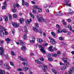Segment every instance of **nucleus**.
<instances>
[{"mask_svg": "<svg viewBox=\"0 0 74 74\" xmlns=\"http://www.w3.org/2000/svg\"><path fill=\"white\" fill-rule=\"evenodd\" d=\"M67 58H64L63 59V62L65 63V65L62 66L61 68V70H66L67 68V67L69 66V64L67 62Z\"/></svg>", "mask_w": 74, "mask_h": 74, "instance_id": "f257e3e1", "label": "nucleus"}, {"mask_svg": "<svg viewBox=\"0 0 74 74\" xmlns=\"http://www.w3.org/2000/svg\"><path fill=\"white\" fill-rule=\"evenodd\" d=\"M74 71V67L72 66L71 67L70 70L69 71V73L67 72H65V74H71Z\"/></svg>", "mask_w": 74, "mask_h": 74, "instance_id": "f03ea898", "label": "nucleus"}, {"mask_svg": "<svg viewBox=\"0 0 74 74\" xmlns=\"http://www.w3.org/2000/svg\"><path fill=\"white\" fill-rule=\"evenodd\" d=\"M0 50L1 52H0V55L1 56H4V49H3V47H0Z\"/></svg>", "mask_w": 74, "mask_h": 74, "instance_id": "7ed1b4c3", "label": "nucleus"}, {"mask_svg": "<svg viewBox=\"0 0 74 74\" xmlns=\"http://www.w3.org/2000/svg\"><path fill=\"white\" fill-rule=\"evenodd\" d=\"M49 38L50 40V43L51 44H55L56 43L55 40H54L51 37H49Z\"/></svg>", "mask_w": 74, "mask_h": 74, "instance_id": "20e7f679", "label": "nucleus"}, {"mask_svg": "<svg viewBox=\"0 0 74 74\" xmlns=\"http://www.w3.org/2000/svg\"><path fill=\"white\" fill-rule=\"evenodd\" d=\"M47 68V66L45 64L43 65V66L42 67V70L43 71H46V69Z\"/></svg>", "mask_w": 74, "mask_h": 74, "instance_id": "39448f33", "label": "nucleus"}, {"mask_svg": "<svg viewBox=\"0 0 74 74\" xmlns=\"http://www.w3.org/2000/svg\"><path fill=\"white\" fill-rule=\"evenodd\" d=\"M38 16L37 19L39 21V22H41V23H43V21H42V19H43V18L42 17H38Z\"/></svg>", "mask_w": 74, "mask_h": 74, "instance_id": "423d86ee", "label": "nucleus"}, {"mask_svg": "<svg viewBox=\"0 0 74 74\" xmlns=\"http://www.w3.org/2000/svg\"><path fill=\"white\" fill-rule=\"evenodd\" d=\"M32 40H30V42L31 44H34L35 40V37L34 36H32Z\"/></svg>", "mask_w": 74, "mask_h": 74, "instance_id": "0eeeda50", "label": "nucleus"}, {"mask_svg": "<svg viewBox=\"0 0 74 74\" xmlns=\"http://www.w3.org/2000/svg\"><path fill=\"white\" fill-rule=\"evenodd\" d=\"M32 19L31 18H30L29 20L28 19H27L25 20L27 24H29L31 22H32Z\"/></svg>", "mask_w": 74, "mask_h": 74, "instance_id": "6e6552de", "label": "nucleus"}, {"mask_svg": "<svg viewBox=\"0 0 74 74\" xmlns=\"http://www.w3.org/2000/svg\"><path fill=\"white\" fill-rule=\"evenodd\" d=\"M4 6H2V10H4L5 8V7L7 6V3L6 1H5V2L3 3Z\"/></svg>", "mask_w": 74, "mask_h": 74, "instance_id": "1a4fd4ad", "label": "nucleus"}, {"mask_svg": "<svg viewBox=\"0 0 74 74\" xmlns=\"http://www.w3.org/2000/svg\"><path fill=\"white\" fill-rule=\"evenodd\" d=\"M12 24V25H13V26H14V27H18L19 26V25L16 23H13Z\"/></svg>", "mask_w": 74, "mask_h": 74, "instance_id": "9d476101", "label": "nucleus"}, {"mask_svg": "<svg viewBox=\"0 0 74 74\" xmlns=\"http://www.w3.org/2000/svg\"><path fill=\"white\" fill-rule=\"evenodd\" d=\"M4 66H5V69L7 70H10V68L8 66V64H4Z\"/></svg>", "mask_w": 74, "mask_h": 74, "instance_id": "9b49d317", "label": "nucleus"}, {"mask_svg": "<svg viewBox=\"0 0 74 74\" xmlns=\"http://www.w3.org/2000/svg\"><path fill=\"white\" fill-rule=\"evenodd\" d=\"M40 51H41V52H42V53L45 54L46 53L45 51L44 50V48H42L40 49Z\"/></svg>", "mask_w": 74, "mask_h": 74, "instance_id": "f8f14e48", "label": "nucleus"}, {"mask_svg": "<svg viewBox=\"0 0 74 74\" xmlns=\"http://www.w3.org/2000/svg\"><path fill=\"white\" fill-rule=\"evenodd\" d=\"M18 58L19 60H21L22 61H25V60H26V59L23 58H21L20 56H18Z\"/></svg>", "mask_w": 74, "mask_h": 74, "instance_id": "ddd939ff", "label": "nucleus"}, {"mask_svg": "<svg viewBox=\"0 0 74 74\" xmlns=\"http://www.w3.org/2000/svg\"><path fill=\"white\" fill-rule=\"evenodd\" d=\"M51 70L55 74H59V72H57L55 71V70L53 69H52Z\"/></svg>", "mask_w": 74, "mask_h": 74, "instance_id": "4468645a", "label": "nucleus"}, {"mask_svg": "<svg viewBox=\"0 0 74 74\" xmlns=\"http://www.w3.org/2000/svg\"><path fill=\"white\" fill-rule=\"evenodd\" d=\"M3 31V30H1L0 32V35L2 37H4V33Z\"/></svg>", "mask_w": 74, "mask_h": 74, "instance_id": "2eb2a0df", "label": "nucleus"}, {"mask_svg": "<svg viewBox=\"0 0 74 74\" xmlns=\"http://www.w3.org/2000/svg\"><path fill=\"white\" fill-rule=\"evenodd\" d=\"M35 61L36 63H38V64H42V63L39 61V60H36Z\"/></svg>", "mask_w": 74, "mask_h": 74, "instance_id": "dca6fc26", "label": "nucleus"}, {"mask_svg": "<svg viewBox=\"0 0 74 74\" xmlns=\"http://www.w3.org/2000/svg\"><path fill=\"white\" fill-rule=\"evenodd\" d=\"M0 74H5L4 70H0Z\"/></svg>", "mask_w": 74, "mask_h": 74, "instance_id": "f3484780", "label": "nucleus"}, {"mask_svg": "<svg viewBox=\"0 0 74 74\" xmlns=\"http://www.w3.org/2000/svg\"><path fill=\"white\" fill-rule=\"evenodd\" d=\"M0 29H1V30H3V31H5L6 29H4V27H3L2 26H0Z\"/></svg>", "mask_w": 74, "mask_h": 74, "instance_id": "a211bd4d", "label": "nucleus"}, {"mask_svg": "<svg viewBox=\"0 0 74 74\" xmlns=\"http://www.w3.org/2000/svg\"><path fill=\"white\" fill-rule=\"evenodd\" d=\"M23 70L24 71H27V70H29V68L28 67H23Z\"/></svg>", "mask_w": 74, "mask_h": 74, "instance_id": "6ab92c4d", "label": "nucleus"}, {"mask_svg": "<svg viewBox=\"0 0 74 74\" xmlns=\"http://www.w3.org/2000/svg\"><path fill=\"white\" fill-rule=\"evenodd\" d=\"M29 14L31 17L32 18H34L35 16L34 15L32 14V13H29Z\"/></svg>", "mask_w": 74, "mask_h": 74, "instance_id": "aec40b11", "label": "nucleus"}, {"mask_svg": "<svg viewBox=\"0 0 74 74\" xmlns=\"http://www.w3.org/2000/svg\"><path fill=\"white\" fill-rule=\"evenodd\" d=\"M19 21L21 23H23V22H24V20H23V19L21 18L20 19Z\"/></svg>", "mask_w": 74, "mask_h": 74, "instance_id": "412c9836", "label": "nucleus"}, {"mask_svg": "<svg viewBox=\"0 0 74 74\" xmlns=\"http://www.w3.org/2000/svg\"><path fill=\"white\" fill-rule=\"evenodd\" d=\"M33 30L35 32H37V33H38V30L37 29H36V27H34L33 28Z\"/></svg>", "mask_w": 74, "mask_h": 74, "instance_id": "4be33fe9", "label": "nucleus"}, {"mask_svg": "<svg viewBox=\"0 0 74 74\" xmlns=\"http://www.w3.org/2000/svg\"><path fill=\"white\" fill-rule=\"evenodd\" d=\"M18 42L19 44H20V45H23V41L21 40H18Z\"/></svg>", "mask_w": 74, "mask_h": 74, "instance_id": "5701e85b", "label": "nucleus"}, {"mask_svg": "<svg viewBox=\"0 0 74 74\" xmlns=\"http://www.w3.org/2000/svg\"><path fill=\"white\" fill-rule=\"evenodd\" d=\"M10 40H11L9 38H7L5 40V41H7V43H9Z\"/></svg>", "mask_w": 74, "mask_h": 74, "instance_id": "b1692460", "label": "nucleus"}, {"mask_svg": "<svg viewBox=\"0 0 74 74\" xmlns=\"http://www.w3.org/2000/svg\"><path fill=\"white\" fill-rule=\"evenodd\" d=\"M37 41L38 42H42V40L41 39H38Z\"/></svg>", "mask_w": 74, "mask_h": 74, "instance_id": "393cba45", "label": "nucleus"}, {"mask_svg": "<svg viewBox=\"0 0 74 74\" xmlns=\"http://www.w3.org/2000/svg\"><path fill=\"white\" fill-rule=\"evenodd\" d=\"M34 8L35 10H36V9H38V6L36 5H34Z\"/></svg>", "mask_w": 74, "mask_h": 74, "instance_id": "a878e982", "label": "nucleus"}, {"mask_svg": "<svg viewBox=\"0 0 74 74\" xmlns=\"http://www.w3.org/2000/svg\"><path fill=\"white\" fill-rule=\"evenodd\" d=\"M4 19L6 22H7V21H8V17H7L6 16L4 17Z\"/></svg>", "mask_w": 74, "mask_h": 74, "instance_id": "bb28decb", "label": "nucleus"}, {"mask_svg": "<svg viewBox=\"0 0 74 74\" xmlns=\"http://www.w3.org/2000/svg\"><path fill=\"white\" fill-rule=\"evenodd\" d=\"M21 49L22 51H25L26 50V47L23 46L21 47Z\"/></svg>", "mask_w": 74, "mask_h": 74, "instance_id": "cd10ccee", "label": "nucleus"}, {"mask_svg": "<svg viewBox=\"0 0 74 74\" xmlns=\"http://www.w3.org/2000/svg\"><path fill=\"white\" fill-rule=\"evenodd\" d=\"M24 31L25 33H27V27L25 26L24 27Z\"/></svg>", "mask_w": 74, "mask_h": 74, "instance_id": "c85d7f7f", "label": "nucleus"}, {"mask_svg": "<svg viewBox=\"0 0 74 74\" xmlns=\"http://www.w3.org/2000/svg\"><path fill=\"white\" fill-rule=\"evenodd\" d=\"M35 27H36V28H38V24L37 23H35Z\"/></svg>", "mask_w": 74, "mask_h": 74, "instance_id": "c756f323", "label": "nucleus"}, {"mask_svg": "<svg viewBox=\"0 0 74 74\" xmlns=\"http://www.w3.org/2000/svg\"><path fill=\"white\" fill-rule=\"evenodd\" d=\"M68 28H69L71 31H72V28L71 27V26L70 25H69L68 26Z\"/></svg>", "mask_w": 74, "mask_h": 74, "instance_id": "7c9ffc66", "label": "nucleus"}, {"mask_svg": "<svg viewBox=\"0 0 74 74\" xmlns=\"http://www.w3.org/2000/svg\"><path fill=\"white\" fill-rule=\"evenodd\" d=\"M56 15H59V16H60V15H61V12H58V13H56Z\"/></svg>", "mask_w": 74, "mask_h": 74, "instance_id": "2f4dec72", "label": "nucleus"}, {"mask_svg": "<svg viewBox=\"0 0 74 74\" xmlns=\"http://www.w3.org/2000/svg\"><path fill=\"white\" fill-rule=\"evenodd\" d=\"M23 38L25 40L26 39H27V36H26V34H25L24 35V36H23Z\"/></svg>", "mask_w": 74, "mask_h": 74, "instance_id": "473e14b6", "label": "nucleus"}, {"mask_svg": "<svg viewBox=\"0 0 74 74\" xmlns=\"http://www.w3.org/2000/svg\"><path fill=\"white\" fill-rule=\"evenodd\" d=\"M11 53L12 55H13V56H15V53L14 52V51H11Z\"/></svg>", "mask_w": 74, "mask_h": 74, "instance_id": "72a5a7b5", "label": "nucleus"}, {"mask_svg": "<svg viewBox=\"0 0 74 74\" xmlns=\"http://www.w3.org/2000/svg\"><path fill=\"white\" fill-rule=\"evenodd\" d=\"M42 12V9L41 8H38V12L40 13V12Z\"/></svg>", "mask_w": 74, "mask_h": 74, "instance_id": "f704fd0d", "label": "nucleus"}, {"mask_svg": "<svg viewBox=\"0 0 74 74\" xmlns=\"http://www.w3.org/2000/svg\"><path fill=\"white\" fill-rule=\"evenodd\" d=\"M22 64L23 65H24V66H28V64L25 62H23Z\"/></svg>", "mask_w": 74, "mask_h": 74, "instance_id": "c9c22d12", "label": "nucleus"}, {"mask_svg": "<svg viewBox=\"0 0 74 74\" xmlns=\"http://www.w3.org/2000/svg\"><path fill=\"white\" fill-rule=\"evenodd\" d=\"M40 60L41 62H43L44 60V58L42 57L40 58Z\"/></svg>", "mask_w": 74, "mask_h": 74, "instance_id": "e433bc0d", "label": "nucleus"}, {"mask_svg": "<svg viewBox=\"0 0 74 74\" xmlns=\"http://www.w3.org/2000/svg\"><path fill=\"white\" fill-rule=\"evenodd\" d=\"M51 34L52 36H56V34H55V33L53 32H51Z\"/></svg>", "mask_w": 74, "mask_h": 74, "instance_id": "4c0bfd02", "label": "nucleus"}, {"mask_svg": "<svg viewBox=\"0 0 74 74\" xmlns=\"http://www.w3.org/2000/svg\"><path fill=\"white\" fill-rule=\"evenodd\" d=\"M69 12H71L72 14H73V10L71 9H69Z\"/></svg>", "mask_w": 74, "mask_h": 74, "instance_id": "58836bf2", "label": "nucleus"}, {"mask_svg": "<svg viewBox=\"0 0 74 74\" xmlns=\"http://www.w3.org/2000/svg\"><path fill=\"white\" fill-rule=\"evenodd\" d=\"M32 12L33 14H35L36 13V10L35 9H33L32 10Z\"/></svg>", "mask_w": 74, "mask_h": 74, "instance_id": "ea45409f", "label": "nucleus"}, {"mask_svg": "<svg viewBox=\"0 0 74 74\" xmlns=\"http://www.w3.org/2000/svg\"><path fill=\"white\" fill-rule=\"evenodd\" d=\"M57 32L58 33H62V31H61L60 29H59L58 30Z\"/></svg>", "mask_w": 74, "mask_h": 74, "instance_id": "a19ab883", "label": "nucleus"}, {"mask_svg": "<svg viewBox=\"0 0 74 74\" xmlns=\"http://www.w3.org/2000/svg\"><path fill=\"white\" fill-rule=\"evenodd\" d=\"M59 40H60V41H62V40H63V38L62 37H60L59 38Z\"/></svg>", "mask_w": 74, "mask_h": 74, "instance_id": "79ce46f5", "label": "nucleus"}, {"mask_svg": "<svg viewBox=\"0 0 74 74\" xmlns=\"http://www.w3.org/2000/svg\"><path fill=\"white\" fill-rule=\"evenodd\" d=\"M25 1L24 0H22V4L23 5H24L25 3Z\"/></svg>", "mask_w": 74, "mask_h": 74, "instance_id": "37998d69", "label": "nucleus"}, {"mask_svg": "<svg viewBox=\"0 0 74 74\" xmlns=\"http://www.w3.org/2000/svg\"><path fill=\"white\" fill-rule=\"evenodd\" d=\"M10 64L12 66H14V63L12 62H10Z\"/></svg>", "mask_w": 74, "mask_h": 74, "instance_id": "c03bdc74", "label": "nucleus"}, {"mask_svg": "<svg viewBox=\"0 0 74 74\" xmlns=\"http://www.w3.org/2000/svg\"><path fill=\"white\" fill-rule=\"evenodd\" d=\"M15 5L18 8V7H19V5L18 3H16L15 4Z\"/></svg>", "mask_w": 74, "mask_h": 74, "instance_id": "a18cd8bd", "label": "nucleus"}, {"mask_svg": "<svg viewBox=\"0 0 74 74\" xmlns=\"http://www.w3.org/2000/svg\"><path fill=\"white\" fill-rule=\"evenodd\" d=\"M64 3H69V1H67V0H65L64 1Z\"/></svg>", "mask_w": 74, "mask_h": 74, "instance_id": "49530a36", "label": "nucleus"}, {"mask_svg": "<svg viewBox=\"0 0 74 74\" xmlns=\"http://www.w3.org/2000/svg\"><path fill=\"white\" fill-rule=\"evenodd\" d=\"M56 27L57 28H58V29H60V25H56Z\"/></svg>", "mask_w": 74, "mask_h": 74, "instance_id": "de8ad7c7", "label": "nucleus"}, {"mask_svg": "<svg viewBox=\"0 0 74 74\" xmlns=\"http://www.w3.org/2000/svg\"><path fill=\"white\" fill-rule=\"evenodd\" d=\"M42 21H43V22H47L46 21H47V20H46V19H44L43 18V19L42 20Z\"/></svg>", "mask_w": 74, "mask_h": 74, "instance_id": "09e8293b", "label": "nucleus"}, {"mask_svg": "<svg viewBox=\"0 0 74 74\" xmlns=\"http://www.w3.org/2000/svg\"><path fill=\"white\" fill-rule=\"evenodd\" d=\"M52 56H53L54 57H56L57 56V54H53Z\"/></svg>", "mask_w": 74, "mask_h": 74, "instance_id": "8fccbe9b", "label": "nucleus"}, {"mask_svg": "<svg viewBox=\"0 0 74 74\" xmlns=\"http://www.w3.org/2000/svg\"><path fill=\"white\" fill-rule=\"evenodd\" d=\"M17 71H22V70L21 68H18L17 69Z\"/></svg>", "mask_w": 74, "mask_h": 74, "instance_id": "3c124183", "label": "nucleus"}, {"mask_svg": "<svg viewBox=\"0 0 74 74\" xmlns=\"http://www.w3.org/2000/svg\"><path fill=\"white\" fill-rule=\"evenodd\" d=\"M16 11V10L15 9H13L12 10V12H13L14 13Z\"/></svg>", "mask_w": 74, "mask_h": 74, "instance_id": "603ef678", "label": "nucleus"}, {"mask_svg": "<svg viewBox=\"0 0 74 74\" xmlns=\"http://www.w3.org/2000/svg\"><path fill=\"white\" fill-rule=\"evenodd\" d=\"M13 16L15 18H17V16H16V15L15 14H13Z\"/></svg>", "mask_w": 74, "mask_h": 74, "instance_id": "864d4df0", "label": "nucleus"}, {"mask_svg": "<svg viewBox=\"0 0 74 74\" xmlns=\"http://www.w3.org/2000/svg\"><path fill=\"white\" fill-rule=\"evenodd\" d=\"M48 60L49 61H52V60H53V59H52V58H49Z\"/></svg>", "mask_w": 74, "mask_h": 74, "instance_id": "5fc2aeb1", "label": "nucleus"}, {"mask_svg": "<svg viewBox=\"0 0 74 74\" xmlns=\"http://www.w3.org/2000/svg\"><path fill=\"white\" fill-rule=\"evenodd\" d=\"M25 5H26L27 6H27H29V4H28V3H26V2H25Z\"/></svg>", "mask_w": 74, "mask_h": 74, "instance_id": "6e6d98bb", "label": "nucleus"}, {"mask_svg": "<svg viewBox=\"0 0 74 74\" xmlns=\"http://www.w3.org/2000/svg\"><path fill=\"white\" fill-rule=\"evenodd\" d=\"M4 43V41H1L0 42V45H1V44H3Z\"/></svg>", "mask_w": 74, "mask_h": 74, "instance_id": "4d7b16f0", "label": "nucleus"}, {"mask_svg": "<svg viewBox=\"0 0 74 74\" xmlns=\"http://www.w3.org/2000/svg\"><path fill=\"white\" fill-rule=\"evenodd\" d=\"M3 61H0V66H1V65L2 64H3Z\"/></svg>", "mask_w": 74, "mask_h": 74, "instance_id": "13d9d810", "label": "nucleus"}, {"mask_svg": "<svg viewBox=\"0 0 74 74\" xmlns=\"http://www.w3.org/2000/svg\"><path fill=\"white\" fill-rule=\"evenodd\" d=\"M62 31L63 32V33H66L67 32L65 29L62 30Z\"/></svg>", "mask_w": 74, "mask_h": 74, "instance_id": "bf43d9fd", "label": "nucleus"}, {"mask_svg": "<svg viewBox=\"0 0 74 74\" xmlns=\"http://www.w3.org/2000/svg\"><path fill=\"white\" fill-rule=\"evenodd\" d=\"M9 19L10 20H11L12 19V17H11V15H10L9 17Z\"/></svg>", "mask_w": 74, "mask_h": 74, "instance_id": "052dcab7", "label": "nucleus"}, {"mask_svg": "<svg viewBox=\"0 0 74 74\" xmlns=\"http://www.w3.org/2000/svg\"><path fill=\"white\" fill-rule=\"evenodd\" d=\"M51 55L50 54H49L47 56L48 58H50V57H51Z\"/></svg>", "mask_w": 74, "mask_h": 74, "instance_id": "680f3d73", "label": "nucleus"}, {"mask_svg": "<svg viewBox=\"0 0 74 74\" xmlns=\"http://www.w3.org/2000/svg\"><path fill=\"white\" fill-rule=\"evenodd\" d=\"M71 48L72 49H74V45H73L71 46Z\"/></svg>", "mask_w": 74, "mask_h": 74, "instance_id": "e2e57ef3", "label": "nucleus"}, {"mask_svg": "<svg viewBox=\"0 0 74 74\" xmlns=\"http://www.w3.org/2000/svg\"><path fill=\"white\" fill-rule=\"evenodd\" d=\"M12 33L13 34H14V33H15V31L14 29H13L12 30Z\"/></svg>", "mask_w": 74, "mask_h": 74, "instance_id": "0e129e2a", "label": "nucleus"}, {"mask_svg": "<svg viewBox=\"0 0 74 74\" xmlns=\"http://www.w3.org/2000/svg\"><path fill=\"white\" fill-rule=\"evenodd\" d=\"M48 44L47 43H44L43 44V46H47V45Z\"/></svg>", "mask_w": 74, "mask_h": 74, "instance_id": "69168bd1", "label": "nucleus"}, {"mask_svg": "<svg viewBox=\"0 0 74 74\" xmlns=\"http://www.w3.org/2000/svg\"><path fill=\"white\" fill-rule=\"evenodd\" d=\"M30 55L31 56H33L34 55V54L33 53H30Z\"/></svg>", "mask_w": 74, "mask_h": 74, "instance_id": "338daca9", "label": "nucleus"}, {"mask_svg": "<svg viewBox=\"0 0 74 74\" xmlns=\"http://www.w3.org/2000/svg\"><path fill=\"white\" fill-rule=\"evenodd\" d=\"M71 53L72 54V55H74V51H73L71 52Z\"/></svg>", "mask_w": 74, "mask_h": 74, "instance_id": "774afa93", "label": "nucleus"}]
</instances>
